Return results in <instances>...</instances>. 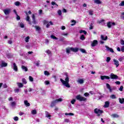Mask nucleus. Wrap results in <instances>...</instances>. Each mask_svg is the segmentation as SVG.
<instances>
[{
    "instance_id": "obj_9",
    "label": "nucleus",
    "mask_w": 124,
    "mask_h": 124,
    "mask_svg": "<svg viewBox=\"0 0 124 124\" xmlns=\"http://www.w3.org/2000/svg\"><path fill=\"white\" fill-rule=\"evenodd\" d=\"M113 62L114 65H115L116 67H118L119 65H120V63L119 62V61L116 60V59H113Z\"/></svg>"
},
{
    "instance_id": "obj_10",
    "label": "nucleus",
    "mask_w": 124,
    "mask_h": 124,
    "mask_svg": "<svg viewBox=\"0 0 124 124\" xmlns=\"http://www.w3.org/2000/svg\"><path fill=\"white\" fill-rule=\"evenodd\" d=\"M110 77L111 79H118V76H117L113 73L110 74Z\"/></svg>"
},
{
    "instance_id": "obj_20",
    "label": "nucleus",
    "mask_w": 124,
    "mask_h": 124,
    "mask_svg": "<svg viewBox=\"0 0 124 124\" xmlns=\"http://www.w3.org/2000/svg\"><path fill=\"white\" fill-rule=\"evenodd\" d=\"M111 118H113V119H115V118H119L120 116L117 114H112L111 115Z\"/></svg>"
},
{
    "instance_id": "obj_48",
    "label": "nucleus",
    "mask_w": 124,
    "mask_h": 124,
    "mask_svg": "<svg viewBox=\"0 0 124 124\" xmlns=\"http://www.w3.org/2000/svg\"><path fill=\"white\" fill-rule=\"evenodd\" d=\"M14 121H16V122H17V121H19V118L17 116L14 117Z\"/></svg>"
},
{
    "instance_id": "obj_15",
    "label": "nucleus",
    "mask_w": 124,
    "mask_h": 124,
    "mask_svg": "<svg viewBox=\"0 0 124 124\" xmlns=\"http://www.w3.org/2000/svg\"><path fill=\"white\" fill-rule=\"evenodd\" d=\"M101 39L102 40L106 41L107 39H108V37L107 36L101 35Z\"/></svg>"
},
{
    "instance_id": "obj_57",
    "label": "nucleus",
    "mask_w": 124,
    "mask_h": 124,
    "mask_svg": "<svg viewBox=\"0 0 124 124\" xmlns=\"http://www.w3.org/2000/svg\"><path fill=\"white\" fill-rule=\"evenodd\" d=\"M119 90L120 92H123V90H124V86H121Z\"/></svg>"
},
{
    "instance_id": "obj_23",
    "label": "nucleus",
    "mask_w": 124,
    "mask_h": 124,
    "mask_svg": "<svg viewBox=\"0 0 124 124\" xmlns=\"http://www.w3.org/2000/svg\"><path fill=\"white\" fill-rule=\"evenodd\" d=\"M54 101L55 103H59V102H62V99L60 98L59 99H56Z\"/></svg>"
},
{
    "instance_id": "obj_28",
    "label": "nucleus",
    "mask_w": 124,
    "mask_h": 124,
    "mask_svg": "<svg viewBox=\"0 0 124 124\" xmlns=\"http://www.w3.org/2000/svg\"><path fill=\"white\" fill-rule=\"evenodd\" d=\"M65 116H74V113H71V112H70V113H65Z\"/></svg>"
},
{
    "instance_id": "obj_8",
    "label": "nucleus",
    "mask_w": 124,
    "mask_h": 124,
    "mask_svg": "<svg viewBox=\"0 0 124 124\" xmlns=\"http://www.w3.org/2000/svg\"><path fill=\"white\" fill-rule=\"evenodd\" d=\"M12 68L16 72L18 71V67L17 66V65H16V63H13Z\"/></svg>"
},
{
    "instance_id": "obj_2",
    "label": "nucleus",
    "mask_w": 124,
    "mask_h": 124,
    "mask_svg": "<svg viewBox=\"0 0 124 124\" xmlns=\"http://www.w3.org/2000/svg\"><path fill=\"white\" fill-rule=\"evenodd\" d=\"M76 98L77 100H78V101H87V98L83 97L80 94L77 95Z\"/></svg>"
},
{
    "instance_id": "obj_25",
    "label": "nucleus",
    "mask_w": 124,
    "mask_h": 124,
    "mask_svg": "<svg viewBox=\"0 0 124 124\" xmlns=\"http://www.w3.org/2000/svg\"><path fill=\"white\" fill-rule=\"evenodd\" d=\"M21 68L22 70H24V71H26V72L28 71V68H27V67L24 65H22L21 66Z\"/></svg>"
},
{
    "instance_id": "obj_49",
    "label": "nucleus",
    "mask_w": 124,
    "mask_h": 124,
    "mask_svg": "<svg viewBox=\"0 0 124 124\" xmlns=\"http://www.w3.org/2000/svg\"><path fill=\"white\" fill-rule=\"evenodd\" d=\"M119 6H124V1H122L120 4Z\"/></svg>"
},
{
    "instance_id": "obj_4",
    "label": "nucleus",
    "mask_w": 124,
    "mask_h": 124,
    "mask_svg": "<svg viewBox=\"0 0 124 124\" xmlns=\"http://www.w3.org/2000/svg\"><path fill=\"white\" fill-rule=\"evenodd\" d=\"M43 24L44 25H46V28H49L50 27V25L53 26V22L52 21H50L49 22L47 20H44L43 21Z\"/></svg>"
},
{
    "instance_id": "obj_11",
    "label": "nucleus",
    "mask_w": 124,
    "mask_h": 124,
    "mask_svg": "<svg viewBox=\"0 0 124 124\" xmlns=\"http://www.w3.org/2000/svg\"><path fill=\"white\" fill-rule=\"evenodd\" d=\"M0 65L1 67H6V66H7V63L5 62L4 61H2Z\"/></svg>"
},
{
    "instance_id": "obj_21",
    "label": "nucleus",
    "mask_w": 124,
    "mask_h": 124,
    "mask_svg": "<svg viewBox=\"0 0 124 124\" xmlns=\"http://www.w3.org/2000/svg\"><path fill=\"white\" fill-rule=\"evenodd\" d=\"M24 104H25V105L26 106V107H29L31 106V104L27 100L24 101Z\"/></svg>"
},
{
    "instance_id": "obj_3",
    "label": "nucleus",
    "mask_w": 124,
    "mask_h": 124,
    "mask_svg": "<svg viewBox=\"0 0 124 124\" xmlns=\"http://www.w3.org/2000/svg\"><path fill=\"white\" fill-rule=\"evenodd\" d=\"M94 112L97 114V116H99L103 113V111L100 110L99 108H95Z\"/></svg>"
},
{
    "instance_id": "obj_16",
    "label": "nucleus",
    "mask_w": 124,
    "mask_h": 124,
    "mask_svg": "<svg viewBox=\"0 0 124 124\" xmlns=\"http://www.w3.org/2000/svg\"><path fill=\"white\" fill-rule=\"evenodd\" d=\"M101 80H104L105 79H107L108 80H109V79H110V77L107 76H101Z\"/></svg>"
},
{
    "instance_id": "obj_6",
    "label": "nucleus",
    "mask_w": 124,
    "mask_h": 124,
    "mask_svg": "<svg viewBox=\"0 0 124 124\" xmlns=\"http://www.w3.org/2000/svg\"><path fill=\"white\" fill-rule=\"evenodd\" d=\"M98 44V41L96 40H94L91 42L92 47H95Z\"/></svg>"
},
{
    "instance_id": "obj_17",
    "label": "nucleus",
    "mask_w": 124,
    "mask_h": 124,
    "mask_svg": "<svg viewBox=\"0 0 124 124\" xmlns=\"http://www.w3.org/2000/svg\"><path fill=\"white\" fill-rule=\"evenodd\" d=\"M109 106H110V103L108 101L106 102L104 106V108H108Z\"/></svg>"
},
{
    "instance_id": "obj_41",
    "label": "nucleus",
    "mask_w": 124,
    "mask_h": 124,
    "mask_svg": "<svg viewBox=\"0 0 124 124\" xmlns=\"http://www.w3.org/2000/svg\"><path fill=\"white\" fill-rule=\"evenodd\" d=\"M50 38H51V39H55V40H58V38H57L56 36H55V35H51L50 36Z\"/></svg>"
},
{
    "instance_id": "obj_5",
    "label": "nucleus",
    "mask_w": 124,
    "mask_h": 124,
    "mask_svg": "<svg viewBox=\"0 0 124 124\" xmlns=\"http://www.w3.org/2000/svg\"><path fill=\"white\" fill-rule=\"evenodd\" d=\"M3 12H4L5 15H9L11 12V9H5L3 10Z\"/></svg>"
},
{
    "instance_id": "obj_62",
    "label": "nucleus",
    "mask_w": 124,
    "mask_h": 124,
    "mask_svg": "<svg viewBox=\"0 0 124 124\" xmlns=\"http://www.w3.org/2000/svg\"><path fill=\"white\" fill-rule=\"evenodd\" d=\"M115 84L116 85H121V82L119 81H117L115 82Z\"/></svg>"
},
{
    "instance_id": "obj_38",
    "label": "nucleus",
    "mask_w": 124,
    "mask_h": 124,
    "mask_svg": "<svg viewBox=\"0 0 124 124\" xmlns=\"http://www.w3.org/2000/svg\"><path fill=\"white\" fill-rule=\"evenodd\" d=\"M44 74L46 76H49V75H50V73H49V72L47 71H45L44 72Z\"/></svg>"
},
{
    "instance_id": "obj_14",
    "label": "nucleus",
    "mask_w": 124,
    "mask_h": 124,
    "mask_svg": "<svg viewBox=\"0 0 124 124\" xmlns=\"http://www.w3.org/2000/svg\"><path fill=\"white\" fill-rule=\"evenodd\" d=\"M71 50L72 52H75V53H76L77 52H78V51H79V48L77 47H71Z\"/></svg>"
},
{
    "instance_id": "obj_54",
    "label": "nucleus",
    "mask_w": 124,
    "mask_h": 124,
    "mask_svg": "<svg viewBox=\"0 0 124 124\" xmlns=\"http://www.w3.org/2000/svg\"><path fill=\"white\" fill-rule=\"evenodd\" d=\"M58 15L61 16L62 15V11L61 10H59L57 12Z\"/></svg>"
},
{
    "instance_id": "obj_34",
    "label": "nucleus",
    "mask_w": 124,
    "mask_h": 124,
    "mask_svg": "<svg viewBox=\"0 0 124 124\" xmlns=\"http://www.w3.org/2000/svg\"><path fill=\"white\" fill-rule=\"evenodd\" d=\"M15 5L16 6H19L21 5V3H20V2L19 1H16L15 2Z\"/></svg>"
},
{
    "instance_id": "obj_39",
    "label": "nucleus",
    "mask_w": 124,
    "mask_h": 124,
    "mask_svg": "<svg viewBox=\"0 0 124 124\" xmlns=\"http://www.w3.org/2000/svg\"><path fill=\"white\" fill-rule=\"evenodd\" d=\"M119 102L121 104H123V103H124V98H119Z\"/></svg>"
},
{
    "instance_id": "obj_35",
    "label": "nucleus",
    "mask_w": 124,
    "mask_h": 124,
    "mask_svg": "<svg viewBox=\"0 0 124 124\" xmlns=\"http://www.w3.org/2000/svg\"><path fill=\"white\" fill-rule=\"evenodd\" d=\"M31 113L32 115H36V113H37V112L36 111V110L33 109L31 111Z\"/></svg>"
},
{
    "instance_id": "obj_50",
    "label": "nucleus",
    "mask_w": 124,
    "mask_h": 124,
    "mask_svg": "<svg viewBox=\"0 0 124 124\" xmlns=\"http://www.w3.org/2000/svg\"><path fill=\"white\" fill-rule=\"evenodd\" d=\"M80 39H81V40H85V36H84V35H82L80 36Z\"/></svg>"
},
{
    "instance_id": "obj_47",
    "label": "nucleus",
    "mask_w": 124,
    "mask_h": 124,
    "mask_svg": "<svg viewBox=\"0 0 124 124\" xmlns=\"http://www.w3.org/2000/svg\"><path fill=\"white\" fill-rule=\"evenodd\" d=\"M62 35H63V36H67V35H68V33L63 32L62 33Z\"/></svg>"
},
{
    "instance_id": "obj_1",
    "label": "nucleus",
    "mask_w": 124,
    "mask_h": 124,
    "mask_svg": "<svg viewBox=\"0 0 124 124\" xmlns=\"http://www.w3.org/2000/svg\"><path fill=\"white\" fill-rule=\"evenodd\" d=\"M60 81L62 83V85L65 86V87L66 88H70V85H69V78L68 76H66V78H65V80L62 78H61Z\"/></svg>"
},
{
    "instance_id": "obj_52",
    "label": "nucleus",
    "mask_w": 124,
    "mask_h": 124,
    "mask_svg": "<svg viewBox=\"0 0 124 124\" xmlns=\"http://www.w3.org/2000/svg\"><path fill=\"white\" fill-rule=\"evenodd\" d=\"M22 81L23 84H27V80L25 78H22Z\"/></svg>"
},
{
    "instance_id": "obj_31",
    "label": "nucleus",
    "mask_w": 124,
    "mask_h": 124,
    "mask_svg": "<svg viewBox=\"0 0 124 124\" xmlns=\"http://www.w3.org/2000/svg\"><path fill=\"white\" fill-rule=\"evenodd\" d=\"M26 15H27V17L26 18V20L27 22H30V16H29V15H28V13H26Z\"/></svg>"
},
{
    "instance_id": "obj_37",
    "label": "nucleus",
    "mask_w": 124,
    "mask_h": 124,
    "mask_svg": "<svg viewBox=\"0 0 124 124\" xmlns=\"http://www.w3.org/2000/svg\"><path fill=\"white\" fill-rule=\"evenodd\" d=\"M30 38H31L30 37V36H27L26 38H25V42H26V43L29 42Z\"/></svg>"
},
{
    "instance_id": "obj_60",
    "label": "nucleus",
    "mask_w": 124,
    "mask_h": 124,
    "mask_svg": "<svg viewBox=\"0 0 124 124\" xmlns=\"http://www.w3.org/2000/svg\"><path fill=\"white\" fill-rule=\"evenodd\" d=\"M46 52L47 54H48V55H51V51H50L49 50H46Z\"/></svg>"
},
{
    "instance_id": "obj_30",
    "label": "nucleus",
    "mask_w": 124,
    "mask_h": 124,
    "mask_svg": "<svg viewBox=\"0 0 124 124\" xmlns=\"http://www.w3.org/2000/svg\"><path fill=\"white\" fill-rule=\"evenodd\" d=\"M88 12L89 13V15H91V16H93V10H90Z\"/></svg>"
},
{
    "instance_id": "obj_40",
    "label": "nucleus",
    "mask_w": 124,
    "mask_h": 124,
    "mask_svg": "<svg viewBox=\"0 0 124 124\" xmlns=\"http://www.w3.org/2000/svg\"><path fill=\"white\" fill-rule=\"evenodd\" d=\"M80 33H84V34H87V31H85L84 30H80L79 31Z\"/></svg>"
},
{
    "instance_id": "obj_55",
    "label": "nucleus",
    "mask_w": 124,
    "mask_h": 124,
    "mask_svg": "<svg viewBox=\"0 0 124 124\" xmlns=\"http://www.w3.org/2000/svg\"><path fill=\"white\" fill-rule=\"evenodd\" d=\"M103 22H104V19H101L100 20L98 21L97 23L100 24V23H102Z\"/></svg>"
},
{
    "instance_id": "obj_33",
    "label": "nucleus",
    "mask_w": 124,
    "mask_h": 124,
    "mask_svg": "<svg viewBox=\"0 0 124 124\" xmlns=\"http://www.w3.org/2000/svg\"><path fill=\"white\" fill-rule=\"evenodd\" d=\"M110 98H111V99H116V98H117V97H116V95L115 94H112L110 96Z\"/></svg>"
},
{
    "instance_id": "obj_26",
    "label": "nucleus",
    "mask_w": 124,
    "mask_h": 124,
    "mask_svg": "<svg viewBox=\"0 0 124 124\" xmlns=\"http://www.w3.org/2000/svg\"><path fill=\"white\" fill-rule=\"evenodd\" d=\"M17 85L18 88H23V87L24 86V85H23V83H20V82H17Z\"/></svg>"
},
{
    "instance_id": "obj_58",
    "label": "nucleus",
    "mask_w": 124,
    "mask_h": 124,
    "mask_svg": "<svg viewBox=\"0 0 124 124\" xmlns=\"http://www.w3.org/2000/svg\"><path fill=\"white\" fill-rule=\"evenodd\" d=\"M19 92H20V89H16L15 90V93H19Z\"/></svg>"
},
{
    "instance_id": "obj_61",
    "label": "nucleus",
    "mask_w": 124,
    "mask_h": 124,
    "mask_svg": "<svg viewBox=\"0 0 124 124\" xmlns=\"http://www.w3.org/2000/svg\"><path fill=\"white\" fill-rule=\"evenodd\" d=\"M120 43L121 45H124V40H120Z\"/></svg>"
},
{
    "instance_id": "obj_18",
    "label": "nucleus",
    "mask_w": 124,
    "mask_h": 124,
    "mask_svg": "<svg viewBox=\"0 0 124 124\" xmlns=\"http://www.w3.org/2000/svg\"><path fill=\"white\" fill-rule=\"evenodd\" d=\"M94 3L96 4H102V1L100 0H94Z\"/></svg>"
},
{
    "instance_id": "obj_24",
    "label": "nucleus",
    "mask_w": 124,
    "mask_h": 124,
    "mask_svg": "<svg viewBox=\"0 0 124 124\" xmlns=\"http://www.w3.org/2000/svg\"><path fill=\"white\" fill-rule=\"evenodd\" d=\"M18 26L21 28H25V24H24V23H23V22H19L18 23Z\"/></svg>"
},
{
    "instance_id": "obj_13",
    "label": "nucleus",
    "mask_w": 124,
    "mask_h": 124,
    "mask_svg": "<svg viewBox=\"0 0 124 124\" xmlns=\"http://www.w3.org/2000/svg\"><path fill=\"white\" fill-rule=\"evenodd\" d=\"M105 47L107 49V51L111 52V53H114V50H113L112 48H110L107 46H105Z\"/></svg>"
},
{
    "instance_id": "obj_19",
    "label": "nucleus",
    "mask_w": 124,
    "mask_h": 124,
    "mask_svg": "<svg viewBox=\"0 0 124 124\" xmlns=\"http://www.w3.org/2000/svg\"><path fill=\"white\" fill-rule=\"evenodd\" d=\"M106 87L108 90H109V91L110 93H112V89L111 88V86H110V84L109 83L106 84Z\"/></svg>"
},
{
    "instance_id": "obj_7",
    "label": "nucleus",
    "mask_w": 124,
    "mask_h": 124,
    "mask_svg": "<svg viewBox=\"0 0 124 124\" xmlns=\"http://www.w3.org/2000/svg\"><path fill=\"white\" fill-rule=\"evenodd\" d=\"M115 25H116V23L115 22H109L107 23V26L108 29L111 28V27H113V26H115Z\"/></svg>"
},
{
    "instance_id": "obj_22",
    "label": "nucleus",
    "mask_w": 124,
    "mask_h": 124,
    "mask_svg": "<svg viewBox=\"0 0 124 124\" xmlns=\"http://www.w3.org/2000/svg\"><path fill=\"white\" fill-rule=\"evenodd\" d=\"M77 83H78V84H83L84 83V79H79L77 80Z\"/></svg>"
},
{
    "instance_id": "obj_59",
    "label": "nucleus",
    "mask_w": 124,
    "mask_h": 124,
    "mask_svg": "<svg viewBox=\"0 0 124 124\" xmlns=\"http://www.w3.org/2000/svg\"><path fill=\"white\" fill-rule=\"evenodd\" d=\"M124 60V57H121V58L118 59V61H119V62H122Z\"/></svg>"
},
{
    "instance_id": "obj_43",
    "label": "nucleus",
    "mask_w": 124,
    "mask_h": 124,
    "mask_svg": "<svg viewBox=\"0 0 124 124\" xmlns=\"http://www.w3.org/2000/svg\"><path fill=\"white\" fill-rule=\"evenodd\" d=\"M35 30L37 31H40L41 28L39 26H35Z\"/></svg>"
},
{
    "instance_id": "obj_64",
    "label": "nucleus",
    "mask_w": 124,
    "mask_h": 124,
    "mask_svg": "<svg viewBox=\"0 0 124 124\" xmlns=\"http://www.w3.org/2000/svg\"><path fill=\"white\" fill-rule=\"evenodd\" d=\"M121 51H122V52H123V53H124V46H123L121 47Z\"/></svg>"
},
{
    "instance_id": "obj_56",
    "label": "nucleus",
    "mask_w": 124,
    "mask_h": 124,
    "mask_svg": "<svg viewBox=\"0 0 124 124\" xmlns=\"http://www.w3.org/2000/svg\"><path fill=\"white\" fill-rule=\"evenodd\" d=\"M45 85H49L50 84V82L48 80H46L45 81Z\"/></svg>"
},
{
    "instance_id": "obj_45",
    "label": "nucleus",
    "mask_w": 124,
    "mask_h": 124,
    "mask_svg": "<svg viewBox=\"0 0 124 124\" xmlns=\"http://www.w3.org/2000/svg\"><path fill=\"white\" fill-rule=\"evenodd\" d=\"M46 118H48V119H49V120L51 119V115H50V114H48V113H47V114L46 115Z\"/></svg>"
},
{
    "instance_id": "obj_12",
    "label": "nucleus",
    "mask_w": 124,
    "mask_h": 124,
    "mask_svg": "<svg viewBox=\"0 0 124 124\" xmlns=\"http://www.w3.org/2000/svg\"><path fill=\"white\" fill-rule=\"evenodd\" d=\"M31 18L32 19V23L35 25L36 24V20H35V16L34 15H32Z\"/></svg>"
},
{
    "instance_id": "obj_29",
    "label": "nucleus",
    "mask_w": 124,
    "mask_h": 124,
    "mask_svg": "<svg viewBox=\"0 0 124 124\" xmlns=\"http://www.w3.org/2000/svg\"><path fill=\"white\" fill-rule=\"evenodd\" d=\"M56 104H57V103L55 102V100L52 101L51 102L50 107H54V106H55V105H56Z\"/></svg>"
},
{
    "instance_id": "obj_51",
    "label": "nucleus",
    "mask_w": 124,
    "mask_h": 124,
    "mask_svg": "<svg viewBox=\"0 0 124 124\" xmlns=\"http://www.w3.org/2000/svg\"><path fill=\"white\" fill-rule=\"evenodd\" d=\"M75 102H76V100H75L74 99L71 101V104H74L75 103Z\"/></svg>"
},
{
    "instance_id": "obj_53",
    "label": "nucleus",
    "mask_w": 124,
    "mask_h": 124,
    "mask_svg": "<svg viewBox=\"0 0 124 124\" xmlns=\"http://www.w3.org/2000/svg\"><path fill=\"white\" fill-rule=\"evenodd\" d=\"M110 61H111V58L110 57H107V60H106V62H110Z\"/></svg>"
},
{
    "instance_id": "obj_63",
    "label": "nucleus",
    "mask_w": 124,
    "mask_h": 124,
    "mask_svg": "<svg viewBox=\"0 0 124 124\" xmlns=\"http://www.w3.org/2000/svg\"><path fill=\"white\" fill-rule=\"evenodd\" d=\"M8 44H12V40H9L8 41Z\"/></svg>"
},
{
    "instance_id": "obj_36",
    "label": "nucleus",
    "mask_w": 124,
    "mask_h": 124,
    "mask_svg": "<svg viewBox=\"0 0 124 124\" xmlns=\"http://www.w3.org/2000/svg\"><path fill=\"white\" fill-rule=\"evenodd\" d=\"M11 106L12 107H15L16 106V103L15 102H12L11 103Z\"/></svg>"
},
{
    "instance_id": "obj_27",
    "label": "nucleus",
    "mask_w": 124,
    "mask_h": 124,
    "mask_svg": "<svg viewBox=\"0 0 124 124\" xmlns=\"http://www.w3.org/2000/svg\"><path fill=\"white\" fill-rule=\"evenodd\" d=\"M70 51H71V47L67 48L66 49L67 54H69V53H70Z\"/></svg>"
},
{
    "instance_id": "obj_44",
    "label": "nucleus",
    "mask_w": 124,
    "mask_h": 124,
    "mask_svg": "<svg viewBox=\"0 0 124 124\" xmlns=\"http://www.w3.org/2000/svg\"><path fill=\"white\" fill-rule=\"evenodd\" d=\"M29 80L30 82H33V78L31 76H29Z\"/></svg>"
},
{
    "instance_id": "obj_46",
    "label": "nucleus",
    "mask_w": 124,
    "mask_h": 124,
    "mask_svg": "<svg viewBox=\"0 0 124 124\" xmlns=\"http://www.w3.org/2000/svg\"><path fill=\"white\" fill-rule=\"evenodd\" d=\"M84 95L86 97H88V96H90V93H84Z\"/></svg>"
},
{
    "instance_id": "obj_32",
    "label": "nucleus",
    "mask_w": 124,
    "mask_h": 124,
    "mask_svg": "<svg viewBox=\"0 0 124 124\" xmlns=\"http://www.w3.org/2000/svg\"><path fill=\"white\" fill-rule=\"evenodd\" d=\"M79 51H80L81 53H83V54H86L87 53V51H86V50H85V49L80 48L79 49Z\"/></svg>"
},
{
    "instance_id": "obj_42",
    "label": "nucleus",
    "mask_w": 124,
    "mask_h": 124,
    "mask_svg": "<svg viewBox=\"0 0 124 124\" xmlns=\"http://www.w3.org/2000/svg\"><path fill=\"white\" fill-rule=\"evenodd\" d=\"M71 23H73L71 24V26H75V24H76V21L74 20H71Z\"/></svg>"
}]
</instances>
